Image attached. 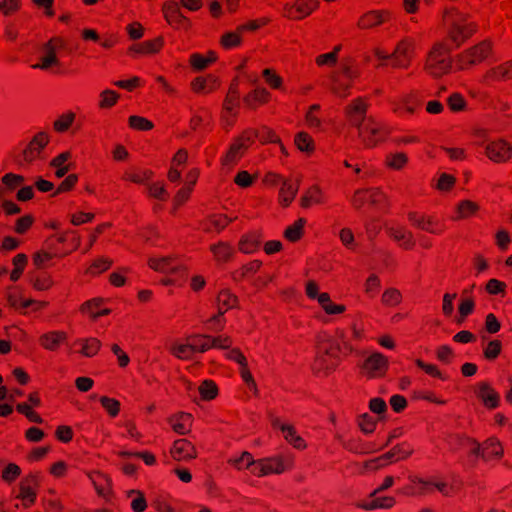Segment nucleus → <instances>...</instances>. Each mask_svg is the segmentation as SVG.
<instances>
[{"label": "nucleus", "instance_id": "23", "mask_svg": "<svg viewBox=\"0 0 512 512\" xmlns=\"http://www.w3.org/2000/svg\"><path fill=\"white\" fill-rule=\"evenodd\" d=\"M252 145L250 141L244 138V131L230 145L227 153L222 159L223 165L236 163L244 154L245 150Z\"/></svg>", "mask_w": 512, "mask_h": 512}, {"label": "nucleus", "instance_id": "20", "mask_svg": "<svg viewBox=\"0 0 512 512\" xmlns=\"http://www.w3.org/2000/svg\"><path fill=\"white\" fill-rule=\"evenodd\" d=\"M391 18L392 13L388 10H371L359 18L357 26L363 30L371 29L390 21Z\"/></svg>", "mask_w": 512, "mask_h": 512}, {"label": "nucleus", "instance_id": "34", "mask_svg": "<svg viewBox=\"0 0 512 512\" xmlns=\"http://www.w3.org/2000/svg\"><path fill=\"white\" fill-rule=\"evenodd\" d=\"M326 202V197L322 189L318 185L309 187L300 199L302 208H309L313 205H319Z\"/></svg>", "mask_w": 512, "mask_h": 512}, {"label": "nucleus", "instance_id": "29", "mask_svg": "<svg viewBox=\"0 0 512 512\" xmlns=\"http://www.w3.org/2000/svg\"><path fill=\"white\" fill-rule=\"evenodd\" d=\"M210 252L216 263L224 264L230 262L235 256V248L226 241H218L210 245Z\"/></svg>", "mask_w": 512, "mask_h": 512}, {"label": "nucleus", "instance_id": "53", "mask_svg": "<svg viewBox=\"0 0 512 512\" xmlns=\"http://www.w3.org/2000/svg\"><path fill=\"white\" fill-rule=\"evenodd\" d=\"M194 353H204L210 350V335L194 334L187 337Z\"/></svg>", "mask_w": 512, "mask_h": 512}, {"label": "nucleus", "instance_id": "11", "mask_svg": "<svg viewBox=\"0 0 512 512\" xmlns=\"http://www.w3.org/2000/svg\"><path fill=\"white\" fill-rule=\"evenodd\" d=\"M389 367L388 358L382 353L375 352L367 357L361 365V373L369 379L383 377Z\"/></svg>", "mask_w": 512, "mask_h": 512}, {"label": "nucleus", "instance_id": "31", "mask_svg": "<svg viewBox=\"0 0 512 512\" xmlns=\"http://www.w3.org/2000/svg\"><path fill=\"white\" fill-rule=\"evenodd\" d=\"M232 218H229L225 214H213L207 217L201 224L203 231L207 233H220L222 232L231 222Z\"/></svg>", "mask_w": 512, "mask_h": 512}, {"label": "nucleus", "instance_id": "63", "mask_svg": "<svg viewBox=\"0 0 512 512\" xmlns=\"http://www.w3.org/2000/svg\"><path fill=\"white\" fill-rule=\"evenodd\" d=\"M479 211V205L470 200H462L457 205V219H466Z\"/></svg>", "mask_w": 512, "mask_h": 512}, {"label": "nucleus", "instance_id": "46", "mask_svg": "<svg viewBox=\"0 0 512 512\" xmlns=\"http://www.w3.org/2000/svg\"><path fill=\"white\" fill-rule=\"evenodd\" d=\"M262 264L261 260L254 259L242 265L232 273L233 279L235 281H243L244 279L254 276L260 270Z\"/></svg>", "mask_w": 512, "mask_h": 512}, {"label": "nucleus", "instance_id": "48", "mask_svg": "<svg viewBox=\"0 0 512 512\" xmlns=\"http://www.w3.org/2000/svg\"><path fill=\"white\" fill-rule=\"evenodd\" d=\"M227 463L236 470L247 469L252 473L253 467H255V460L252 454L248 451H243L240 456L231 457L227 460Z\"/></svg>", "mask_w": 512, "mask_h": 512}, {"label": "nucleus", "instance_id": "25", "mask_svg": "<svg viewBox=\"0 0 512 512\" xmlns=\"http://www.w3.org/2000/svg\"><path fill=\"white\" fill-rule=\"evenodd\" d=\"M68 339V335L62 330H52L43 333L39 337V345L47 351L55 352L61 345H63Z\"/></svg>", "mask_w": 512, "mask_h": 512}, {"label": "nucleus", "instance_id": "61", "mask_svg": "<svg viewBox=\"0 0 512 512\" xmlns=\"http://www.w3.org/2000/svg\"><path fill=\"white\" fill-rule=\"evenodd\" d=\"M343 447L355 454H369L378 449H374L371 443H363L360 440L351 439L343 444Z\"/></svg>", "mask_w": 512, "mask_h": 512}, {"label": "nucleus", "instance_id": "21", "mask_svg": "<svg viewBox=\"0 0 512 512\" xmlns=\"http://www.w3.org/2000/svg\"><path fill=\"white\" fill-rule=\"evenodd\" d=\"M384 199V193L377 188L356 190L351 199L354 208L360 209L366 204H378Z\"/></svg>", "mask_w": 512, "mask_h": 512}, {"label": "nucleus", "instance_id": "41", "mask_svg": "<svg viewBox=\"0 0 512 512\" xmlns=\"http://www.w3.org/2000/svg\"><path fill=\"white\" fill-rule=\"evenodd\" d=\"M44 55L40 57L38 63L34 64L32 67L34 69L40 70H48L53 66H59L60 61L57 57V51L48 46L46 43L43 45Z\"/></svg>", "mask_w": 512, "mask_h": 512}, {"label": "nucleus", "instance_id": "8", "mask_svg": "<svg viewBox=\"0 0 512 512\" xmlns=\"http://www.w3.org/2000/svg\"><path fill=\"white\" fill-rule=\"evenodd\" d=\"M415 53V40L404 37L395 46L392 56V68L407 69L411 65Z\"/></svg>", "mask_w": 512, "mask_h": 512}, {"label": "nucleus", "instance_id": "12", "mask_svg": "<svg viewBox=\"0 0 512 512\" xmlns=\"http://www.w3.org/2000/svg\"><path fill=\"white\" fill-rule=\"evenodd\" d=\"M484 154L493 163H507L512 159V144L501 138L490 141L485 145Z\"/></svg>", "mask_w": 512, "mask_h": 512}, {"label": "nucleus", "instance_id": "7", "mask_svg": "<svg viewBox=\"0 0 512 512\" xmlns=\"http://www.w3.org/2000/svg\"><path fill=\"white\" fill-rule=\"evenodd\" d=\"M358 136L366 148H373L384 141L387 131L382 123L369 117L361 126L357 127Z\"/></svg>", "mask_w": 512, "mask_h": 512}, {"label": "nucleus", "instance_id": "57", "mask_svg": "<svg viewBox=\"0 0 512 512\" xmlns=\"http://www.w3.org/2000/svg\"><path fill=\"white\" fill-rule=\"evenodd\" d=\"M211 123V114L207 109H199L195 112L189 122V126L192 130L196 131L201 127L209 126Z\"/></svg>", "mask_w": 512, "mask_h": 512}, {"label": "nucleus", "instance_id": "43", "mask_svg": "<svg viewBox=\"0 0 512 512\" xmlns=\"http://www.w3.org/2000/svg\"><path fill=\"white\" fill-rule=\"evenodd\" d=\"M319 6L318 0H298L291 7V11H295L297 15L290 14L289 17L297 20H301L307 16H309L313 11H315Z\"/></svg>", "mask_w": 512, "mask_h": 512}, {"label": "nucleus", "instance_id": "13", "mask_svg": "<svg viewBox=\"0 0 512 512\" xmlns=\"http://www.w3.org/2000/svg\"><path fill=\"white\" fill-rule=\"evenodd\" d=\"M162 12L166 22L174 29L188 30L191 27L190 20L180 10V5L174 0L163 4Z\"/></svg>", "mask_w": 512, "mask_h": 512}, {"label": "nucleus", "instance_id": "15", "mask_svg": "<svg viewBox=\"0 0 512 512\" xmlns=\"http://www.w3.org/2000/svg\"><path fill=\"white\" fill-rule=\"evenodd\" d=\"M286 469L281 456L267 457L255 460L252 474L256 477H264L271 474H281Z\"/></svg>", "mask_w": 512, "mask_h": 512}, {"label": "nucleus", "instance_id": "52", "mask_svg": "<svg viewBox=\"0 0 512 512\" xmlns=\"http://www.w3.org/2000/svg\"><path fill=\"white\" fill-rule=\"evenodd\" d=\"M332 338L338 344L339 351L343 357H347L355 351V347L351 344L344 329H336L335 336Z\"/></svg>", "mask_w": 512, "mask_h": 512}, {"label": "nucleus", "instance_id": "4", "mask_svg": "<svg viewBox=\"0 0 512 512\" xmlns=\"http://www.w3.org/2000/svg\"><path fill=\"white\" fill-rule=\"evenodd\" d=\"M477 29V24L471 20L468 14L457 12L449 27L448 38L456 47H459L467 39L472 37L476 33Z\"/></svg>", "mask_w": 512, "mask_h": 512}, {"label": "nucleus", "instance_id": "59", "mask_svg": "<svg viewBox=\"0 0 512 512\" xmlns=\"http://www.w3.org/2000/svg\"><path fill=\"white\" fill-rule=\"evenodd\" d=\"M154 176V172L150 169H143L137 171L126 172L123 176L125 181H129L135 184H145L151 180Z\"/></svg>", "mask_w": 512, "mask_h": 512}, {"label": "nucleus", "instance_id": "6", "mask_svg": "<svg viewBox=\"0 0 512 512\" xmlns=\"http://www.w3.org/2000/svg\"><path fill=\"white\" fill-rule=\"evenodd\" d=\"M407 218L412 226L430 234L442 235L447 229L445 220L436 215L411 211Z\"/></svg>", "mask_w": 512, "mask_h": 512}, {"label": "nucleus", "instance_id": "55", "mask_svg": "<svg viewBox=\"0 0 512 512\" xmlns=\"http://www.w3.org/2000/svg\"><path fill=\"white\" fill-rule=\"evenodd\" d=\"M281 431L284 435V438L287 442H289L294 448L303 450L306 448L305 440L297 434L295 428L290 426H281Z\"/></svg>", "mask_w": 512, "mask_h": 512}, {"label": "nucleus", "instance_id": "44", "mask_svg": "<svg viewBox=\"0 0 512 512\" xmlns=\"http://www.w3.org/2000/svg\"><path fill=\"white\" fill-rule=\"evenodd\" d=\"M298 192V185L291 180H284L279 190L278 200L280 205L288 207Z\"/></svg>", "mask_w": 512, "mask_h": 512}, {"label": "nucleus", "instance_id": "42", "mask_svg": "<svg viewBox=\"0 0 512 512\" xmlns=\"http://www.w3.org/2000/svg\"><path fill=\"white\" fill-rule=\"evenodd\" d=\"M75 345H80L79 353L88 358L96 356L102 346L101 341L95 337L77 339Z\"/></svg>", "mask_w": 512, "mask_h": 512}, {"label": "nucleus", "instance_id": "3", "mask_svg": "<svg viewBox=\"0 0 512 512\" xmlns=\"http://www.w3.org/2000/svg\"><path fill=\"white\" fill-rule=\"evenodd\" d=\"M50 142V136L46 131L36 133L26 147L15 156V162L20 168H27L37 160L42 159L44 149Z\"/></svg>", "mask_w": 512, "mask_h": 512}, {"label": "nucleus", "instance_id": "16", "mask_svg": "<svg viewBox=\"0 0 512 512\" xmlns=\"http://www.w3.org/2000/svg\"><path fill=\"white\" fill-rule=\"evenodd\" d=\"M40 482V474L39 473H30L25 478L22 479L19 486V495L23 501L24 507H30L36 501L37 497V488Z\"/></svg>", "mask_w": 512, "mask_h": 512}, {"label": "nucleus", "instance_id": "2", "mask_svg": "<svg viewBox=\"0 0 512 512\" xmlns=\"http://www.w3.org/2000/svg\"><path fill=\"white\" fill-rule=\"evenodd\" d=\"M492 53V43L483 40L456 55L454 63L457 70L463 71L484 62Z\"/></svg>", "mask_w": 512, "mask_h": 512}, {"label": "nucleus", "instance_id": "60", "mask_svg": "<svg viewBox=\"0 0 512 512\" xmlns=\"http://www.w3.org/2000/svg\"><path fill=\"white\" fill-rule=\"evenodd\" d=\"M200 397L203 401L214 400L218 396V386L213 380H204L198 387Z\"/></svg>", "mask_w": 512, "mask_h": 512}, {"label": "nucleus", "instance_id": "28", "mask_svg": "<svg viewBox=\"0 0 512 512\" xmlns=\"http://www.w3.org/2000/svg\"><path fill=\"white\" fill-rule=\"evenodd\" d=\"M270 100L271 93L264 87H257L243 97L244 105L250 110H256Z\"/></svg>", "mask_w": 512, "mask_h": 512}, {"label": "nucleus", "instance_id": "35", "mask_svg": "<svg viewBox=\"0 0 512 512\" xmlns=\"http://www.w3.org/2000/svg\"><path fill=\"white\" fill-rule=\"evenodd\" d=\"M338 365L337 359L327 357L325 354L317 351L312 368L317 375H327L334 371Z\"/></svg>", "mask_w": 512, "mask_h": 512}, {"label": "nucleus", "instance_id": "49", "mask_svg": "<svg viewBox=\"0 0 512 512\" xmlns=\"http://www.w3.org/2000/svg\"><path fill=\"white\" fill-rule=\"evenodd\" d=\"M318 352L325 354L327 357L337 359L338 363H340L342 354L339 351L338 344L333 340L332 337H326L319 341Z\"/></svg>", "mask_w": 512, "mask_h": 512}, {"label": "nucleus", "instance_id": "51", "mask_svg": "<svg viewBox=\"0 0 512 512\" xmlns=\"http://www.w3.org/2000/svg\"><path fill=\"white\" fill-rule=\"evenodd\" d=\"M319 305L324 312L328 315L342 314L346 311V306L343 304H335L331 301L330 295L327 292L321 293L319 296Z\"/></svg>", "mask_w": 512, "mask_h": 512}, {"label": "nucleus", "instance_id": "9", "mask_svg": "<svg viewBox=\"0 0 512 512\" xmlns=\"http://www.w3.org/2000/svg\"><path fill=\"white\" fill-rule=\"evenodd\" d=\"M369 106L367 98L357 97L351 100L343 110L346 122L355 128L361 126L369 118L367 116Z\"/></svg>", "mask_w": 512, "mask_h": 512}, {"label": "nucleus", "instance_id": "1", "mask_svg": "<svg viewBox=\"0 0 512 512\" xmlns=\"http://www.w3.org/2000/svg\"><path fill=\"white\" fill-rule=\"evenodd\" d=\"M450 50L445 43H435L428 52L424 69L433 77H441L452 69Z\"/></svg>", "mask_w": 512, "mask_h": 512}, {"label": "nucleus", "instance_id": "17", "mask_svg": "<svg viewBox=\"0 0 512 512\" xmlns=\"http://www.w3.org/2000/svg\"><path fill=\"white\" fill-rule=\"evenodd\" d=\"M475 394L483 406L489 410L496 409L500 405V394L487 381L477 384Z\"/></svg>", "mask_w": 512, "mask_h": 512}, {"label": "nucleus", "instance_id": "10", "mask_svg": "<svg viewBox=\"0 0 512 512\" xmlns=\"http://www.w3.org/2000/svg\"><path fill=\"white\" fill-rule=\"evenodd\" d=\"M392 111L400 117L413 115L420 107L419 93L411 90L390 100Z\"/></svg>", "mask_w": 512, "mask_h": 512}, {"label": "nucleus", "instance_id": "47", "mask_svg": "<svg viewBox=\"0 0 512 512\" xmlns=\"http://www.w3.org/2000/svg\"><path fill=\"white\" fill-rule=\"evenodd\" d=\"M239 106L240 93L238 90V84L232 83L224 99L222 111L229 113L238 112Z\"/></svg>", "mask_w": 512, "mask_h": 512}, {"label": "nucleus", "instance_id": "45", "mask_svg": "<svg viewBox=\"0 0 512 512\" xmlns=\"http://www.w3.org/2000/svg\"><path fill=\"white\" fill-rule=\"evenodd\" d=\"M451 440H457L460 446L469 448V456L482 459V443H479L476 439L465 434H457Z\"/></svg>", "mask_w": 512, "mask_h": 512}, {"label": "nucleus", "instance_id": "18", "mask_svg": "<svg viewBox=\"0 0 512 512\" xmlns=\"http://www.w3.org/2000/svg\"><path fill=\"white\" fill-rule=\"evenodd\" d=\"M171 457L178 462L190 461L197 457V450L194 444L185 438L177 439L170 449Z\"/></svg>", "mask_w": 512, "mask_h": 512}, {"label": "nucleus", "instance_id": "50", "mask_svg": "<svg viewBox=\"0 0 512 512\" xmlns=\"http://www.w3.org/2000/svg\"><path fill=\"white\" fill-rule=\"evenodd\" d=\"M306 222L305 218H298L292 225L285 229L283 233L284 237L292 243L298 242L304 235Z\"/></svg>", "mask_w": 512, "mask_h": 512}, {"label": "nucleus", "instance_id": "54", "mask_svg": "<svg viewBox=\"0 0 512 512\" xmlns=\"http://www.w3.org/2000/svg\"><path fill=\"white\" fill-rule=\"evenodd\" d=\"M407 163L408 156L404 152L389 153L385 157V165L391 170H402Z\"/></svg>", "mask_w": 512, "mask_h": 512}, {"label": "nucleus", "instance_id": "5", "mask_svg": "<svg viewBox=\"0 0 512 512\" xmlns=\"http://www.w3.org/2000/svg\"><path fill=\"white\" fill-rule=\"evenodd\" d=\"M80 245V238L75 231H65L48 237L44 243V247L48 251L59 253L57 258L67 256L76 250Z\"/></svg>", "mask_w": 512, "mask_h": 512}, {"label": "nucleus", "instance_id": "14", "mask_svg": "<svg viewBox=\"0 0 512 512\" xmlns=\"http://www.w3.org/2000/svg\"><path fill=\"white\" fill-rule=\"evenodd\" d=\"M410 484L403 488V493L409 496L426 494L432 487L447 495L448 485L444 482L433 483L417 476H409Z\"/></svg>", "mask_w": 512, "mask_h": 512}, {"label": "nucleus", "instance_id": "40", "mask_svg": "<svg viewBox=\"0 0 512 512\" xmlns=\"http://www.w3.org/2000/svg\"><path fill=\"white\" fill-rule=\"evenodd\" d=\"M216 302L217 310L225 314L229 310L236 308L239 300L229 289H223L218 293Z\"/></svg>", "mask_w": 512, "mask_h": 512}, {"label": "nucleus", "instance_id": "32", "mask_svg": "<svg viewBox=\"0 0 512 512\" xmlns=\"http://www.w3.org/2000/svg\"><path fill=\"white\" fill-rule=\"evenodd\" d=\"M262 234L260 231H251L241 236L238 242V249L244 254L256 252L261 244Z\"/></svg>", "mask_w": 512, "mask_h": 512}, {"label": "nucleus", "instance_id": "27", "mask_svg": "<svg viewBox=\"0 0 512 512\" xmlns=\"http://www.w3.org/2000/svg\"><path fill=\"white\" fill-rule=\"evenodd\" d=\"M190 85L192 91L197 94H209L219 88L220 81L216 76L208 74L194 78Z\"/></svg>", "mask_w": 512, "mask_h": 512}, {"label": "nucleus", "instance_id": "62", "mask_svg": "<svg viewBox=\"0 0 512 512\" xmlns=\"http://www.w3.org/2000/svg\"><path fill=\"white\" fill-rule=\"evenodd\" d=\"M75 118L76 114L72 111L63 113L53 122V129L58 133H65L69 130Z\"/></svg>", "mask_w": 512, "mask_h": 512}, {"label": "nucleus", "instance_id": "37", "mask_svg": "<svg viewBox=\"0 0 512 512\" xmlns=\"http://www.w3.org/2000/svg\"><path fill=\"white\" fill-rule=\"evenodd\" d=\"M414 452L413 446L404 441L395 446H393L388 452L385 453L387 460L390 463L406 460L409 458Z\"/></svg>", "mask_w": 512, "mask_h": 512}, {"label": "nucleus", "instance_id": "26", "mask_svg": "<svg viewBox=\"0 0 512 512\" xmlns=\"http://www.w3.org/2000/svg\"><path fill=\"white\" fill-rule=\"evenodd\" d=\"M504 455V448L497 437H489L482 442V460L484 462L499 461Z\"/></svg>", "mask_w": 512, "mask_h": 512}, {"label": "nucleus", "instance_id": "19", "mask_svg": "<svg viewBox=\"0 0 512 512\" xmlns=\"http://www.w3.org/2000/svg\"><path fill=\"white\" fill-rule=\"evenodd\" d=\"M165 44L163 36H157L154 39L145 40L139 43H135L129 47L128 53L132 56L142 55L149 56L159 53Z\"/></svg>", "mask_w": 512, "mask_h": 512}, {"label": "nucleus", "instance_id": "58", "mask_svg": "<svg viewBox=\"0 0 512 512\" xmlns=\"http://www.w3.org/2000/svg\"><path fill=\"white\" fill-rule=\"evenodd\" d=\"M415 365L432 378H437L441 381H447L449 379V376L442 372L435 364L426 363L422 359H416Z\"/></svg>", "mask_w": 512, "mask_h": 512}, {"label": "nucleus", "instance_id": "38", "mask_svg": "<svg viewBox=\"0 0 512 512\" xmlns=\"http://www.w3.org/2000/svg\"><path fill=\"white\" fill-rule=\"evenodd\" d=\"M371 498L370 501L360 503L357 506L363 510L371 511L376 509H391L396 504V499L392 496H374Z\"/></svg>", "mask_w": 512, "mask_h": 512}, {"label": "nucleus", "instance_id": "22", "mask_svg": "<svg viewBox=\"0 0 512 512\" xmlns=\"http://www.w3.org/2000/svg\"><path fill=\"white\" fill-rule=\"evenodd\" d=\"M244 138H246L252 144L254 143L255 139H258L262 144H281L280 137L272 128L268 126H261L258 129L248 128L244 130Z\"/></svg>", "mask_w": 512, "mask_h": 512}, {"label": "nucleus", "instance_id": "33", "mask_svg": "<svg viewBox=\"0 0 512 512\" xmlns=\"http://www.w3.org/2000/svg\"><path fill=\"white\" fill-rule=\"evenodd\" d=\"M148 266L156 272L172 273L176 271L178 262L172 256L150 257L148 259Z\"/></svg>", "mask_w": 512, "mask_h": 512}, {"label": "nucleus", "instance_id": "36", "mask_svg": "<svg viewBox=\"0 0 512 512\" xmlns=\"http://www.w3.org/2000/svg\"><path fill=\"white\" fill-rule=\"evenodd\" d=\"M71 158V152L64 151L51 159L49 166L55 168L57 178H63L71 170V163H67Z\"/></svg>", "mask_w": 512, "mask_h": 512}, {"label": "nucleus", "instance_id": "30", "mask_svg": "<svg viewBox=\"0 0 512 512\" xmlns=\"http://www.w3.org/2000/svg\"><path fill=\"white\" fill-rule=\"evenodd\" d=\"M168 423L175 433L179 435H187L190 433L192 428L193 416L190 413L180 412L170 416L168 418Z\"/></svg>", "mask_w": 512, "mask_h": 512}, {"label": "nucleus", "instance_id": "64", "mask_svg": "<svg viewBox=\"0 0 512 512\" xmlns=\"http://www.w3.org/2000/svg\"><path fill=\"white\" fill-rule=\"evenodd\" d=\"M127 496H135V498L131 501V509L133 512H144L147 509V500L142 491L131 489L127 492Z\"/></svg>", "mask_w": 512, "mask_h": 512}, {"label": "nucleus", "instance_id": "56", "mask_svg": "<svg viewBox=\"0 0 512 512\" xmlns=\"http://www.w3.org/2000/svg\"><path fill=\"white\" fill-rule=\"evenodd\" d=\"M242 43V33L238 27L234 31L224 33L220 38V44L225 50L239 47Z\"/></svg>", "mask_w": 512, "mask_h": 512}, {"label": "nucleus", "instance_id": "24", "mask_svg": "<svg viewBox=\"0 0 512 512\" xmlns=\"http://www.w3.org/2000/svg\"><path fill=\"white\" fill-rule=\"evenodd\" d=\"M387 234L404 250H412L416 245L413 233L404 226L389 227L387 228Z\"/></svg>", "mask_w": 512, "mask_h": 512}, {"label": "nucleus", "instance_id": "39", "mask_svg": "<svg viewBox=\"0 0 512 512\" xmlns=\"http://www.w3.org/2000/svg\"><path fill=\"white\" fill-rule=\"evenodd\" d=\"M512 78V60L491 68L485 74L487 81H504Z\"/></svg>", "mask_w": 512, "mask_h": 512}]
</instances>
